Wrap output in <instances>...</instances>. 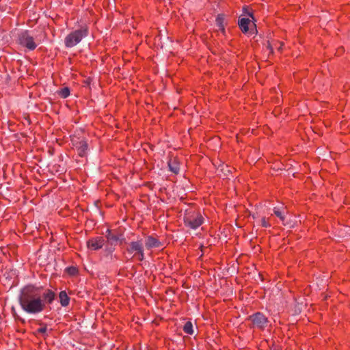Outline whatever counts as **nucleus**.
Wrapping results in <instances>:
<instances>
[{"label":"nucleus","mask_w":350,"mask_h":350,"mask_svg":"<svg viewBox=\"0 0 350 350\" xmlns=\"http://www.w3.org/2000/svg\"><path fill=\"white\" fill-rule=\"evenodd\" d=\"M55 298V293L46 290L42 293L33 286H26L21 292L19 303L22 309L29 314L42 312L46 304H51Z\"/></svg>","instance_id":"nucleus-1"},{"label":"nucleus","mask_w":350,"mask_h":350,"mask_svg":"<svg viewBox=\"0 0 350 350\" xmlns=\"http://www.w3.org/2000/svg\"><path fill=\"white\" fill-rule=\"evenodd\" d=\"M108 233L107 234V242L111 245H116L118 241H121L122 238V235H118L111 233L109 230L107 231Z\"/></svg>","instance_id":"nucleus-10"},{"label":"nucleus","mask_w":350,"mask_h":350,"mask_svg":"<svg viewBox=\"0 0 350 350\" xmlns=\"http://www.w3.org/2000/svg\"><path fill=\"white\" fill-rule=\"evenodd\" d=\"M261 224L263 227H269L270 225L269 224V223H267L265 220V218H262L261 219Z\"/></svg>","instance_id":"nucleus-21"},{"label":"nucleus","mask_w":350,"mask_h":350,"mask_svg":"<svg viewBox=\"0 0 350 350\" xmlns=\"http://www.w3.org/2000/svg\"><path fill=\"white\" fill-rule=\"evenodd\" d=\"M47 330V327L46 326H44V327H40L38 329V332L40 333V334H44Z\"/></svg>","instance_id":"nucleus-22"},{"label":"nucleus","mask_w":350,"mask_h":350,"mask_svg":"<svg viewBox=\"0 0 350 350\" xmlns=\"http://www.w3.org/2000/svg\"><path fill=\"white\" fill-rule=\"evenodd\" d=\"M243 10L244 14H245L248 16H250L252 19V21H256V19L254 18L253 14L248 11V8L247 7H244Z\"/></svg>","instance_id":"nucleus-18"},{"label":"nucleus","mask_w":350,"mask_h":350,"mask_svg":"<svg viewBox=\"0 0 350 350\" xmlns=\"http://www.w3.org/2000/svg\"><path fill=\"white\" fill-rule=\"evenodd\" d=\"M145 245L148 249L158 247L160 245L159 241L152 237H148L145 241Z\"/></svg>","instance_id":"nucleus-12"},{"label":"nucleus","mask_w":350,"mask_h":350,"mask_svg":"<svg viewBox=\"0 0 350 350\" xmlns=\"http://www.w3.org/2000/svg\"><path fill=\"white\" fill-rule=\"evenodd\" d=\"M60 303L62 306H66L69 304V297H68L65 291H61L59 293Z\"/></svg>","instance_id":"nucleus-14"},{"label":"nucleus","mask_w":350,"mask_h":350,"mask_svg":"<svg viewBox=\"0 0 350 350\" xmlns=\"http://www.w3.org/2000/svg\"><path fill=\"white\" fill-rule=\"evenodd\" d=\"M58 94L61 97L65 98L69 96L70 90L68 88H64L58 92Z\"/></svg>","instance_id":"nucleus-17"},{"label":"nucleus","mask_w":350,"mask_h":350,"mask_svg":"<svg viewBox=\"0 0 350 350\" xmlns=\"http://www.w3.org/2000/svg\"><path fill=\"white\" fill-rule=\"evenodd\" d=\"M18 42L20 44L27 47L29 50L35 49L37 46L33 36H31L27 31H23L19 35Z\"/></svg>","instance_id":"nucleus-3"},{"label":"nucleus","mask_w":350,"mask_h":350,"mask_svg":"<svg viewBox=\"0 0 350 350\" xmlns=\"http://www.w3.org/2000/svg\"><path fill=\"white\" fill-rule=\"evenodd\" d=\"M88 36L87 28H81L70 32L64 40L65 46L72 48L79 44L83 38Z\"/></svg>","instance_id":"nucleus-2"},{"label":"nucleus","mask_w":350,"mask_h":350,"mask_svg":"<svg viewBox=\"0 0 350 350\" xmlns=\"http://www.w3.org/2000/svg\"><path fill=\"white\" fill-rule=\"evenodd\" d=\"M168 167L173 173L178 174L179 172V163L175 159H170L168 161Z\"/></svg>","instance_id":"nucleus-13"},{"label":"nucleus","mask_w":350,"mask_h":350,"mask_svg":"<svg viewBox=\"0 0 350 350\" xmlns=\"http://www.w3.org/2000/svg\"><path fill=\"white\" fill-rule=\"evenodd\" d=\"M255 22L256 21H253L252 25H250V26L249 27V31H250V33H254L257 32L256 25L255 24Z\"/></svg>","instance_id":"nucleus-19"},{"label":"nucleus","mask_w":350,"mask_h":350,"mask_svg":"<svg viewBox=\"0 0 350 350\" xmlns=\"http://www.w3.org/2000/svg\"><path fill=\"white\" fill-rule=\"evenodd\" d=\"M224 23V15H221V14L218 15L216 18V24H217V27L219 28V29L223 33H224V31H225Z\"/></svg>","instance_id":"nucleus-15"},{"label":"nucleus","mask_w":350,"mask_h":350,"mask_svg":"<svg viewBox=\"0 0 350 350\" xmlns=\"http://www.w3.org/2000/svg\"><path fill=\"white\" fill-rule=\"evenodd\" d=\"M250 319L252 322L253 327L259 329L265 328L268 323L267 318L260 312H256L250 316Z\"/></svg>","instance_id":"nucleus-5"},{"label":"nucleus","mask_w":350,"mask_h":350,"mask_svg":"<svg viewBox=\"0 0 350 350\" xmlns=\"http://www.w3.org/2000/svg\"><path fill=\"white\" fill-rule=\"evenodd\" d=\"M273 213L275 215L278 217L280 219V220L282 221L284 225H289L290 227H293V226L291 225L290 223H288V221L286 220V215L287 214V211L286 208L282 206V207H274L273 208Z\"/></svg>","instance_id":"nucleus-6"},{"label":"nucleus","mask_w":350,"mask_h":350,"mask_svg":"<svg viewBox=\"0 0 350 350\" xmlns=\"http://www.w3.org/2000/svg\"><path fill=\"white\" fill-rule=\"evenodd\" d=\"M184 221L188 227L192 229H196L198 228L203 222V217L200 214H188L184 218Z\"/></svg>","instance_id":"nucleus-4"},{"label":"nucleus","mask_w":350,"mask_h":350,"mask_svg":"<svg viewBox=\"0 0 350 350\" xmlns=\"http://www.w3.org/2000/svg\"><path fill=\"white\" fill-rule=\"evenodd\" d=\"M76 148L80 157H84L86 155L88 150V143L85 140L81 139V141L76 143Z\"/></svg>","instance_id":"nucleus-8"},{"label":"nucleus","mask_w":350,"mask_h":350,"mask_svg":"<svg viewBox=\"0 0 350 350\" xmlns=\"http://www.w3.org/2000/svg\"><path fill=\"white\" fill-rule=\"evenodd\" d=\"M268 47L270 49V50H272V48L271 47V46L269 44L268 45Z\"/></svg>","instance_id":"nucleus-24"},{"label":"nucleus","mask_w":350,"mask_h":350,"mask_svg":"<svg viewBox=\"0 0 350 350\" xmlns=\"http://www.w3.org/2000/svg\"><path fill=\"white\" fill-rule=\"evenodd\" d=\"M183 330L185 333H187L188 334H192L193 331V325H192L191 322L187 321L183 327Z\"/></svg>","instance_id":"nucleus-16"},{"label":"nucleus","mask_w":350,"mask_h":350,"mask_svg":"<svg viewBox=\"0 0 350 350\" xmlns=\"http://www.w3.org/2000/svg\"><path fill=\"white\" fill-rule=\"evenodd\" d=\"M239 26L243 33L249 32V25L250 26V20L246 18H242L239 20Z\"/></svg>","instance_id":"nucleus-11"},{"label":"nucleus","mask_w":350,"mask_h":350,"mask_svg":"<svg viewBox=\"0 0 350 350\" xmlns=\"http://www.w3.org/2000/svg\"><path fill=\"white\" fill-rule=\"evenodd\" d=\"M68 272L70 275H75L77 272V269L74 267H70L67 269Z\"/></svg>","instance_id":"nucleus-20"},{"label":"nucleus","mask_w":350,"mask_h":350,"mask_svg":"<svg viewBox=\"0 0 350 350\" xmlns=\"http://www.w3.org/2000/svg\"><path fill=\"white\" fill-rule=\"evenodd\" d=\"M138 254H139V258H138V259H139L140 261L143 260H144V250H142V252H139Z\"/></svg>","instance_id":"nucleus-23"},{"label":"nucleus","mask_w":350,"mask_h":350,"mask_svg":"<svg viewBox=\"0 0 350 350\" xmlns=\"http://www.w3.org/2000/svg\"><path fill=\"white\" fill-rule=\"evenodd\" d=\"M143 250V244L141 241H133L130 243L129 247L127 249L128 252H142Z\"/></svg>","instance_id":"nucleus-9"},{"label":"nucleus","mask_w":350,"mask_h":350,"mask_svg":"<svg viewBox=\"0 0 350 350\" xmlns=\"http://www.w3.org/2000/svg\"><path fill=\"white\" fill-rule=\"evenodd\" d=\"M104 242L105 241L102 237L92 239L88 241V247L92 250H97L103 246Z\"/></svg>","instance_id":"nucleus-7"}]
</instances>
